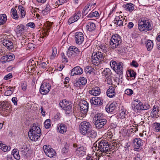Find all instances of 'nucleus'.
I'll return each instance as SVG.
<instances>
[{
  "instance_id": "1",
  "label": "nucleus",
  "mask_w": 160,
  "mask_h": 160,
  "mask_svg": "<svg viewBox=\"0 0 160 160\" xmlns=\"http://www.w3.org/2000/svg\"><path fill=\"white\" fill-rule=\"evenodd\" d=\"M98 152L96 153L97 156L99 157L102 156L103 153H108L113 149V147L105 140H101L98 142Z\"/></svg>"
},
{
  "instance_id": "2",
  "label": "nucleus",
  "mask_w": 160,
  "mask_h": 160,
  "mask_svg": "<svg viewBox=\"0 0 160 160\" xmlns=\"http://www.w3.org/2000/svg\"><path fill=\"white\" fill-rule=\"evenodd\" d=\"M138 28L141 32H147L151 30L153 28V24L149 20L140 19L138 21Z\"/></svg>"
},
{
  "instance_id": "3",
  "label": "nucleus",
  "mask_w": 160,
  "mask_h": 160,
  "mask_svg": "<svg viewBox=\"0 0 160 160\" xmlns=\"http://www.w3.org/2000/svg\"><path fill=\"white\" fill-rule=\"evenodd\" d=\"M105 58V53L98 51L95 53L93 52L92 53L91 60L93 64L98 65Z\"/></svg>"
},
{
  "instance_id": "4",
  "label": "nucleus",
  "mask_w": 160,
  "mask_h": 160,
  "mask_svg": "<svg viewBox=\"0 0 160 160\" xmlns=\"http://www.w3.org/2000/svg\"><path fill=\"white\" fill-rule=\"evenodd\" d=\"M122 42L121 37L118 34L113 35L110 41V46L112 49L118 48Z\"/></svg>"
},
{
  "instance_id": "5",
  "label": "nucleus",
  "mask_w": 160,
  "mask_h": 160,
  "mask_svg": "<svg viewBox=\"0 0 160 160\" xmlns=\"http://www.w3.org/2000/svg\"><path fill=\"white\" fill-rule=\"evenodd\" d=\"M111 68L117 73V74L120 75L122 74L123 72V64L122 62L117 63L114 61L112 60L110 63Z\"/></svg>"
},
{
  "instance_id": "6",
  "label": "nucleus",
  "mask_w": 160,
  "mask_h": 160,
  "mask_svg": "<svg viewBox=\"0 0 160 160\" xmlns=\"http://www.w3.org/2000/svg\"><path fill=\"white\" fill-rule=\"evenodd\" d=\"M60 106L64 110L66 114H69L72 111V104L66 99L62 100L59 103Z\"/></svg>"
},
{
  "instance_id": "7",
  "label": "nucleus",
  "mask_w": 160,
  "mask_h": 160,
  "mask_svg": "<svg viewBox=\"0 0 160 160\" xmlns=\"http://www.w3.org/2000/svg\"><path fill=\"white\" fill-rule=\"evenodd\" d=\"M91 128L92 125L90 123L85 121L82 122L79 125L80 132L83 135H86L87 132Z\"/></svg>"
},
{
  "instance_id": "8",
  "label": "nucleus",
  "mask_w": 160,
  "mask_h": 160,
  "mask_svg": "<svg viewBox=\"0 0 160 160\" xmlns=\"http://www.w3.org/2000/svg\"><path fill=\"white\" fill-rule=\"evenodd\" d=\"M80 110L83 114V117H85L87 113L88 109V103L85 100L82 101L80 103Z\"/></svg>"
},
{
  "instance_id": "9",
  "label": "nucleus",
  "mask_w": 160,
  "mask_h": 160,
  "mask_svg": "<svg viewBox=\"0 0 160 160\" xmlns=\"http://www.w3.org/2000/svg\"><path fill=\"white\" fill-rule=\"evenodd\" d=\"M43 149L46 155L48 157L52 158L56 155L55 151L53 148H50L49 146L44 145Z\"/></svg>"
},
{
  "instance_id": "10",
  "label": "nucleus",
  "mask_w": 160,
  "mask_h": 160,
  "mask_svg": "<svg viewBox=\"0 0 160 160\" xmlns=\"http://www.w3.org/2000/svg\"><path fill=\"white\" fill-rule=\"evenodd\" d=\"M82 52L81 51L76 47L74 46H71L68 48L67 52V55L68 57H71L74 53H76L79 55H81Z\"/></svg>"
},
{
  "instance_id": "11",
  "label": "nucleus",
  "mask_w": 160,
  "mask_h": 160,
  "mask_svg": "<svg viewBox=\"0 0 160 160\" xmlns=\"http://www.w3.org/2000/svg\"><path fill=\"white\" fill-rule=\"evenodd\" d=\"M74 40L75 42L78 44L82 43L84 40V37L83 33L81 32H77L74 36Z\"/></svg>"
},
{
  "instance_id": "12",
  "label": "nucleus",
  "mask_w": 160,
  "mask_h": 160,
  "mask_svg": "<svg viewBox=\"0 0 160 160\" xmlns=\"http://www.w3.org/2000/svg\"><path fill=\"white\" fill-rule=\"evenodd\" d=\"M50 89L49 84L44 82L41 86L40 92L42 94L45 95L49 92Z\"/></svg>"
},
{
  "instance_id": "13",
  "label": "nucleus",
  "mask_w": 160,
  "mask_h": 160,
  "mask_svg": "<svg viewBox=\"0 0 160 160\" xmlns=\"http://www.w3.org/2000/svg\"><path fill=\"white\" fill-rule=\"evenodd\" d=\"M20 152L21 156L25 158H27L30 156L29 148L26 145H22Z\"/></svg>"
},
{
  "instance_id": "14",
  "label": "nucleus",
  "mask_w": 160,
  "mask_h": 160,
  "mask_svg": "<svg viewBox=\"0 0 160 160\" xmlns=\"http://www.w3.org/2000/svg\"><path fill=\"white\" fill-rule=\"evenodd\" d=\"M96 3H93L92 2H89L87 4L84 8L82 12V14L83 15H86L88 13V11H90L92 9L96 7Z\"/></svg>"
},
{
  "instance_id": "15",
  "label": "nucleus",
  "mask_w": 160,
  "mask_h": 160,
  "mask_svg": "<svg viewBox=\"0 0 160 160\" xmlns=\"http://www.w3.org/2000/svg\"><path fill=\"white\" fill-rule=\"evenodd\" d=\"M134 149L135 151H138L142 145V142L140 138H136L133 140Z\"/></svg>"
},
{
  "instance_id": "16",
  "label": "nucleus",
  "mask_w": 160,
  "mask_h": 160,
  "mask_svg": "<svg viewBox=\"0 0 160 160\" xmlns=\"http://www.w3.org/2000/svg\"><path fill=\"white\" fill-rule=\"evenodd\" d=\"M81 16V13L80 11H78L75 13L72 17H70L68 20V23L70 24L77 21Z\"/></svg>"
},
{
  "instance_id": "17",
  "label": "nucleus",
  "mask_w": 160,
  "mask_h": 160,
  "mask_svg": "<svg viewBox=\"0 0 160 160\" xmlns=\"http://www.w3.org/2000/svg\"><path fill=\"white\" fill-rule=\"evenodd\" d=\"M107 121L104 118L101 120H97L95 122V126L98 129H100L103 127V126L106 124Z\"/></svg>"
},
{
  "instance_id": "18",
  "label": "nucleus",
  "mask_w": 160,
  "mask_h": 160,
  "mask_svg": "<svg viewBox=\"0 0 160 160\" xmlns=\"http://www.w3.org/2000/svg\"><path fill=\"white\" fill-rule=\"evenodd\" d=\"M134 110L135 112H139L140 110H142V103L139 101L138 99H136L134 102Z\"/></svg>"
},
{
  "instance_id": "19",
  "label": "nucleus",
  "mask_w": 160,
  "mask_h": 160,
  "mask_svg": "<svg viewBox=\"0 0 160 160\" xmlns=\"http://www.w3.org/2000/svg\"><path fill=\"white\" fill-rule=\"evenodd\" d=\"M41 135V133L30 132H28V136L30 139L32 141H37Z\"/></svg>"
},
{
  "instance_id": "20",
  "label": "nucleus",
  "mask_w": 160,
  "mask_h": 160,
  "mask_svg": "<svg viewBox=\"0 0 160 160\" xmlns=\"http://www.w3.org/2000/svg\"><path fill=\"white\" fill-rule=\"evenodd\" d=\"M86 150L85 146H80L77 148L76 153L78 156L81 157L85 154Z\"/></svg>"
},
{
  "instance_id": "21",
  "label": "nucleus",
  "mask_w": 160,
  "mask_h": 160,
  "mask_svg": "<svg viewBox=\"0 0 160 160\" xmlns=\"http://www.w3.org/2000/svg\"><path fill=\"white\" fill-rule=\"evenodd\" d=\"M83 72L82 69L79 66L75 67L73 68L71 72V75L72 76L79 75Z\"/></svg>"
},
{
  "instance_id": "22",
  "label": "nucleus",
  "mask_w": 160,
  "mask_h": 160,
  "mask_svg": "<svg viewBox=\"0 0 160 160\" xmlns=\"http://www.w3.org/2000/svg\"><path fill=\"white\" fill-rule=\"evenodd\" d=\"M118 106V104L113 102L110 105L108 104L106 107V110L108 112H112Z\"/></svg>"
},
{
  "instance_id": "23",
  "label": "nucleus",
  "mask_w": 160,
  "mask_h": 160,
  "mask_svg": "<svg viewBox=\"0 0 160 160\" xmlns=\"http://www.w3.org/2000/svg\"><path fill=\"white\" fill-rule=\"evenodd\" d=\"M106 93L107 96L110 98L114 97L116 94L114 88L112 86H110L107 90Z\"/></svg>"
},
{
  "instance_id": "24",
  "label": "nucleus",
  "mask_w": 160,
  "mask_h": 160,
  "mask_svg": "<svg viewBox=\"0 0 160 160\" xmlns=\"http://www.w3.org/2000/svg\"><path fill=\"white\" fill-rule=\"evenodd\" d=\"M57 128L58 132L60 133L64 134L67 131V126L63 123H59L58 125Z\"/></svg>"
},
{
  "instance_id": "25",
  "label": "nucleus",
  "mask_w": 160,
  "mask_h": 160,
  "mask_svg": "<svg viewBox=\"0 0 160 160\" xmlns=\"http://www.w3.org/2000/svg\"><path fill=\"white\" fill-rule=\"evenodd\" d=\"M122 7L127 11L132 12L134 9V5L131 3H127L122 6Z\"/></svg>"
},
{
  "instance_id": "26",
  "label": "nucleus",
  "mask_w": 160,
  "mask_h": 160,
  "mask_svg": "<svg viewBox=\"0 0 160 160\" xmlns=\"http://www.w3.org/2000/svg\"><path fill=\"white\" fill-rule=\"evenodd\" d=\"M2 42L3 45L6 47L8 49H12V48L13 43L10 40L7 39H3L2 40Z\"/></svg>"
},
{
  "instance_id": "27",
  "label": "nucleus",
  "mask_w": 160,
  "mask_h": 160,
  "mask_svg": "<svg viewBox=\"0 0 160 160\" xmlns=\"http://www.w3.org/2000/svg\"><path fill=\"white\" fill-rule=\"evenodd\" d=\"M123 19V18L121 15L116 16L115 18V23H117V24L119 26H123L124 23V20L122 21V20Z\"/></svg>"
},
{
  "instance_id": "28",
  "label": "nucleus",
  "mask_w": 160,
  "mask_h": 160,
  "mask_svg": "<svg viewBox=\"0 0 160 160\" xmlns=\"http://www.w3.org/2000/svg\"><path fill=\"white\" fill-rule=\"evenodd\" d=\"M92 102L90 101L91 103L95 105H101L102 104V101L100 98L93 97L92 99Z\"/></svg>"
},
{
  "instance_id": "29",
  "label": "nucleus",
  "mask_w": 160,
  "mask_h": 160,
  "mask_svg": "<svg viewBox=\"0 0 160 160\" xmlns=\"http://www.w3.org/2000/svg\"><path fill=\"white\" fill-rule=\"evenodd\" d=\"M29 132L41 133V130L38 126V123H34L32 128L30 129Z\"/></svg>"
},
{
  "instance_id": "30",
  "label": "nucleus",
  "mask_w": 160,
  "mask_h": 160,
  "mask_svg": "<svg viewBox=\"0 0 160 160\" xmlns=\"http://www.w3.org/2000/svg\"><path fill=\"white\" fill-rule=\"evenodd\" d=\"M89 92L93 96H97L100 94L101 91L100 88L98 87H96L89 91Z\"/></svg>"
},
{
  "instance_id": "31",
  "label": "nucleus",
  "mask_w": 160,
  "mask_h": 160,
  "mask_svg": "<svg viewBox=\"0 0 160 160\" xmlns=\"http://www.w3.org/2000/svg\"><path fill=\"white\" fill-rule=\"evenodd\" d=\"M96 26L94 23L92 22H89L86 26L87 29L90 32L93 31L95 29Z\"/></svg>"
},
{
  "instance_id": "32",
  "label": "nucleus",
  "mask_w": 160,
  "mask_h": 160,
  "mask_svg": "<svg viewBox=\"0 0 160 160\" xmlns=\"http://www.w3.org/2000/svg\"><path fill=\"white\" fill-rule=\"evenodd\" d=\"M34 62V61L33 60H30L28 61L27 68L29 71H32L36 66Z\"/></svg>"
},
{
  "instance_id": "33",
  "label": "nucleus",
  "mask_w": 160,
  "mask_h": 160,
  "mask_svg": "<svg viewBox=\"0 0 160 160\" xmlns=\"http://www.w3.org/2000/svg\"><path fill=\"white\" fill-rule=\"evenodd\" d=\"M86 135L89 138H94L96 137L97 134L96 131L90 129L87 133Z\"/></svg>"
},
{
  "instance_id": "34",
  "label": "nucleus",
  "mask_w": 160,
  "mask_h": 160,
  "mask_svg": "<svg viewBox=\"0 0 160 160\" xmlns=\"http://www.w3.org/2000/svg\"><path fill=\"white\" fill-rule=\"evenodd\" d=\"M11 14L12 17L13 19L18 20L19 18V17L17 14V12L16 10L14 8L12 9L11 11Z\"/></svg>"
},
{
  "instance_id": "35",
  "label": "nucleus",
  "mask_w": 160,
  "mask_h": 160,
  "mask_svg": "<svg viewBox=\"0 0 160 160\" xmlns=\"http://www.w3.org/2000/svg\"><path fill=\"white\" fill-rule=\"evenodd\" d=\"M12 154L13 155L14 158L17 160H19L20 158L18 150L17 149H14L12 152Z\"/></svg>"
},
{
  "instance_id": "36",
  "label": "nucleus",
  "mask_w": 160,
  "mask_h": 160,
  "mask_svg": "<svg viewBox=\"0 0 160 160\" xmlns=\"http://www.w3.org/2000/svg\"><path fill=\"white\" fill-rule=\"evenodd\" d=\"M103 76H104L105 78L111 76L112 72L110 69L109 68H106L102 72Z\"/></svg>"
},
{
  "instance_id": "37",
  "label": "nucleus",
  "mask_w": 160,
  "mask_h": 160,
  "mask_svg": "<svg viewBox=\"0 0 160 160\" xmlns=\"http://www.w3.org/2000/svg\"><path fill=\"white\" fill-rule=\"evenodd\" d=\"M146 46L148 51L151 50L153 46L152 41L150 40H147L146 43Z\"/></svg>"
},
{
  "instance_id": "38",
  "label": "nucleus",
  "mask_w": 160,
  "mask_h": 160,
  "mask_svg": "<svg viewBox=\"0 0 160 160\" xmlns=\"http://www.w3.org/2000/svg\"><path fill=\"white\" fill-rule=\"evenodd\" d=\"M18 9L20 12L21 17L22 18H23L26 15V11L22 5H19L18 6Z\"/></svg>"
},
{
  "instance_id": "39",
  "label": "nucleus",
  "mask_w": 160,
  "mask_h": 160,
  "mask_svg": "<svg viewBox=\"0 0 160 160\" xmlns=\"http://www.w3.org/2000/svg\"><path fill=\"white\" fill-rule=\"evenodd\" d=\"M7 20V17L6 14L0 15V25L4 24Z\"/></svg>"
},
{
  "instance_id": "40",
  "label": "nucleus",
  "mask_w": 160,
  "mask_h": 160,
  "mask_svg": "<svg viewBox=\"0 0 160 160\" xmlns=\"http://www.w3.org/2000/svg\"><path fill=\"white\" fill-rule=\"evenodd\" d=\"M0 149L4 152H6L10 150L11 148L10 146H7L0 142Z\"/></svg>"
},
{
  "instance_id": "41",
  "label": "nucleus",
  "mask_w": 160,
  "mask_h": 160,
  "mask_svg": "<svg viewBox=\"0 0 160 160\" xmlns=\"http://www.w3.org/2000/svg\"><path fill=\"white\" fill-rule=\"evenodd\" d=\"M99 16V13L97 11H93V10L88 15V17L89 18H91L93 17H98Z\"/></svg>"
},
{
  "instance_id": "42",
  "label": "nucleus",
  "mask_w": 160,
  "mask_h": 160,
  "mask_svg": "<svg viewBox=\"0 0 160 160\" xmlns=\"http://www.w3.org/2000/svg\"><path fill=\"white\" fill-rule=\"evenodd\" d=\"M1 107H2V110L3 111H6V112L8 111L7 108H8L9 106L8 103L7 102H3L1 103Z\"/></svg>"
},
{
  "instance_id": "43",
  "label": "nucleus",
  "mask_w": 160,
  "mask_h": 160,
  "mask_svg": "<svg viewBox=\"0 0 160 160\" xmlns=\"http://www.w3.org/2000/svg\"><path fill=\"white\" fill-rule=\"evenodd\" d=\"M130 127H131V128L128 129V132L130 133H133L136 132L138 130V128L136 126H133L132 125L131 126H130Z\"/></svg>"
},
{
  "instance_id": "44",
  "label": "nucleus",
  "mask_w": 160,
  "mask_h": 160,
  "mask_svg": "<svg viewBox=\"0 0 160 160\" xmlns=\"http://www.w3.org/2000/svg\"><path fill=\"white\" fill-rule=\"evenodd\" d=\"M57 52V49L56 47L52 48V53L51 56L50 58L51 59H53L56 56Z\"/></svg>"
},
{
  "instance_id": "45",
  "label": "nucleus",
  "mask_w": 160,
  "mask_h": 160,
  "mask_svg": "<svg viewBox=\"0 0 160 160\" xmlns=\"http://www.w3.org/2000/svg\"><path fill=\"white\" fill-rule=\"evenodd\" d=\"M44 125L45 128H49L51 126V120L49 119H47L44 122Z\"/></svg>"
},
{
  "instance_id": "46",
  "label": "nucleus",
  "mask_w": 160,
  "mask_h": 160,
  "mask_svg": "<svg viewBox=\"0 0 160 160\" xmlns=\"http://www.w3.org/2000/svg\"><path fill=\"white\" fill-rule=\"evenodd\" d=\"M103 119V115L102 114L100 113L97 114L94 118V119L95 120V121L97 120H101Z\"/></svg>"
},
{
  "instance_id": "47",
  "label": "nucleus",
  "mask_w": 160,
  "mask_h": 160,
  "mask_svg": "<svg viewBox=\"0 0 160 160\" xmlns=\"http://www.w3.org/2000/svg\"><path fill=\"white\" fill-rule=\"evenodd\" d=\"M69 147L67 146L64 147L62 149V152L63 154H67L69 152Z\"/></svg>"
},
{
  "instance_id": "48",
  "label": "nucleus",
  "mask_w": 160,
  "mask_h": 160,
  "mask_svg": "<svg viewBox=\"0 0 160 160\" xmlns=\"http://www.w3.org/2000/svg\"><path fill=\"white\" fill-rule=\"evenodd\" d=\"M78 79L81 85H85L87 83V79L84 77H80Z\"/></svg>"
},
{
  "instance_id": "49",
  "label": "nucleus",
  "mask_w": 160,
  "mask_h": 160,
  "mask_svg": "<svg viewBox=\"0 0 160 160\" xmlns=\"http://www.w3.org/2000/svg\"><path fill=\"white\" fill-rule=\"evenodd\" d=\"M99 50L102 52L103 53H105L107 51V48L105 45H101L99 46Z\"/></svg>"
},
{
  "instance_id": "50",
  "label": "nucleus",
  "mask_w": 160,
  "mask_h": 160,
  "mask_svg": "<svg viewBox=\"0 0 160 160\" xmlns=\"http://www.w3.org/2000/svg\"><path fill=\"white\" fill-rule=\"evenodd\" d=\"M24 26L22 24L18 25L17 27V28L18 30V32L21 33L24 30Z\"/></svg>"
},
{
  "instance_id": "51",
  "label": "nucleus",
  "mask_w": 160,
  "mask_h": 160,
  "mask_svg": "<svg viewBox=\"0 0 160 160\" xmlns=\"http://www.w3.org/2000/svg\"><path fill=\"white\" fill-rule=\"evenodd\" d=\"M7 56L8 62H9L14 59V56L12 53H9L7 55Z\"/></svg>"
},
{
  "instance_id": "52",
  "label": "nucleus",
  "mask_w": 160,
  "mask_h": 160,
  "mask_svg": "<svg viewBox=\"0 0 160 160\" xmlns=\"http://www.w3.org/2000/svg\"><path fill=\"white\" fill-rule=\"evenodd\" d=\"M154 129L156 131L159 132L160 131V123L155 122L154 124Z\"/></svg>"
},
{
  "instance_id": "53",
  "label": "nucleus",
  "mask_w": 160,
  "mask_h": 160,
  "mask_svg": "<svg viewBox=\"0 0 160 160\" xmlns=\"http://www.w3.org/2000/svg\"><path fill=\"white\" fill-rule=\"evenodd\" d=\"M133 92L130 89H127L125 91V93L129 96H131L133 94Z\"/></svg>"
},
{
  "instance_id": "54",
  "label": "nucleus",
  "mask_w": 160,
  "mask_h": 160,
  "mask_svg": "<svg viewBox=\"0 0 160 160\" xmlns=\"http://www.w3.org/2000/svg\"><path fill=\"white\" fill-rule=\"evenodd\" d=\"M84 70L86 73H90L92 71V69L91 67L87 66L85 68Z\"/></svg>"
},
{
  "instance_id": "55",
  "label": "nucleus",
  "mask_w": 160,
  "mask_h": 160,
  "mask_svg": "<svg viewBox=\"0 0 160 160\" xmlns=\"http://www.w3.org/2000/svg\"><path fill=\"white\" fill-rule=\"evenodd\" d=\"M61 55L62 56V62L65 63L68 62V59L65 56L64 54L63 53H61Z\"/></svg>"
},
{
  "instance_id": "56",
  "label": "nucleus",
  "mask_w": 160,
  "mask_h": 160,
  "mask_svg": "<svg viewBox=\"0 0 160 160\" xmlns=\"http://www.w3.org/2000/svg\"><path fill=\"white\" fill-rule=\"evenodd\" d=\"M105 82L107 84L111 85L112 84V80L111 76L106 78Z\"/></svg>"
},
{
  "instance_id": "57",
  "label": "nucleus",
  "mask_w": 160,
  "mask_h": 160,
  "mask_svg": "<svg viewBox=\"0 0 160 160\" xmlns=\"http://www.w3.org/2000/svg\"><path fill=\"white\" fill-rule=\"evenodd\" d=\"M142 110L148 109L150 108L149 105L147 103L142 104Z\"/></svg>"
},
{
  "instance_id": "58",
  "label": "nucleus",
  "mask_w": 160,
  "mask_h": 160,
  "mask_svg": "<svg viewBox=\"0 0 160 160\" xmlns=\"http://www.w3.org/2000/svg\"><path fill=\"white\" fill-rule=\"evenodd\" d=\"M74 85L75 87H80L81 85V83H80L79 79H78V80H76L74 82Z\"/></svg>"
},
{
  "instance_id": "59",
  "label": "nucleus",
  "mask_w": 160,
  "mask_h": 160,
  "mask_svg": "<svg viewBox=\"0 0 160 160\" xmlns=\"http://www.w3.org/2000/svg\"><path fill=\"white\" fill-rule=\"evenodd\" d=\"M1 62L2 63L6 62H8L7 56V55L2 56L1 58Z\"/></svg>"
},
{
  "instance_id": "60",
  "label": "nucleus",
  "mask_w": 160,
  "mask_h": 160,
  "mask_svg": "<svg viewBox=\"0 0 160 160\" xmlns=\"http://www.w3.org/2000/svg\"><path fill=\"white\" fill-rule=\"evenodd\" d=\"M35 45L32 43H29L28 45V48L29 49L32 50L35 47Z\"/></svg>"
},
{
  "instance_id": "61",
  "label": "nucleus",
  "mask_w": 160,
  "mask_h": 160,
  "mask_svg": "<svg viewBox=\"0 0 160 160\" xmlns=\"http://www.w3.org/2000/svg\"><path fill=\"white\" fill-rule=\"evenodd\" d=\"M130 65L134 67L137 68L138 67V64L135 61L133 60L130 63Z\"/></svg>"
},
{
  "instance_id": "62",
  "label": "nucleus",
  "mask_w": 160,
  "mask_h": 160,
  "mask_svg": "<svg viewBox=\"0 0 160 160\" xmlns=\"http://www.w3.org/2000/svg\"><path fill=\"white\" fill-rule=\"evenodd\" d=\"M52 23L49 22H47L46 27L47 28V31H49V30L52 28Z\"/></svg>"
},
{
  "instance_id": "63",
  "label": "nucleus",
  "mask_w": 160,
  "mask_h": 160,
  "mask_svg": "<svg viewBox=\"0 0 160 160\" xmlns=\"http://www.w3.org/2000/svg\"><path fill=\"white\" fill-rule=\"evenodd\" d=\"M12 93L13 92L12 90H8L5 92L4 94L6 96H9L12 94Z\"/></svg>"
},
{
  "instance_id": "64",
  "label": "nucleus",
  "mask_w": 160,
  "mask_h": 160,
  "mask_svg": "<svg viewBox=\"0 0 160 160\" xmlns=\"http://www.w3.org/2000/svg\"><path fill=\"white\" fill-rule=\"evenodd\" d=\"M12 77V74L11 73H9L5 76L4 79L5 80H8L11 78Z\"/></svg>"
}]
</instances>
